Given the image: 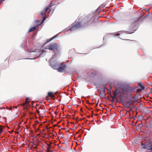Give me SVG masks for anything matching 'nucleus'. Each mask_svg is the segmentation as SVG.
<instances>
[{
	"instance_id": "nucleus-1",
	"label": "nucleus",
	"mask_w": 152,
	"mask_h": 152,
	"mask_svg": "<svg viewBox=\"0 0 152 152\" xmlns=\"http://www.w3.org/2000/svg\"><path fill=\"white\" fill-rule=\"evenodd\" d=\"M51 65L53 69H57L59 72H62L65 71L66 65L65 64H59L56 63L54 64H51Z\"/></svg>"
},
{
	"instance_id": "nucleus-2",
	"label": "nucleus",
	"mask_w": 152,
	"mask_h": 152,
	"mask_svg": "<svg viewBox=\"0 0 152 152\" xmlns=\"http://www.w3.org/2000/svg\"><path fill=\"white\" fill-rule=\"evenodd\" d=\"M52 5V1H51L49 5L46 7L43 11L41 12V14L42 15L43 18V22L46 20V12L48 10H50H50Z\"/></svg>"
},
{
	"instance_id": "nucleus-3",
	"label": "nucleus",
	"mask_w": 152,
	"mask_h": 152,
	"mask_svg": "<svg viewBox=\"0 0 152 152\" xmlns=\"http://www.w3.org/2000/svg\"><path fill=\"white\" fill-rule=\"evenodd\" d=\"M58 45L56 43H53L48 45L45 49L53 50L54 53L58 51Z\"/></svg>"
},
{
	"instance_id": "nucleus-4",
	"label": "nucleus",
	"mask_w": 152,
	"mask_h": 152,
	"mask_svg": "<svg viewBox=\"0 0 152 152\" xmlns=\"http://www.w3.org/2000/svg\"><path fill=\"white\" fill-rule=\"evenodd\" d=\"M144 143H145V142H142V145H144L143 148L152 151V144H151L149 141L144 144Z\"/></svg>"
},
{
	"instance_id": "nucleus-5",
	"label": "nucleus",
	"mask_w": 152,
	"mask_h": 152,
	"mask_svg": "<svg viewBox=\"0 0 152 152\" xmlns=\"http://www.w3.org/2000/svg\"><path fill=\"white\" fill-rule=\"evenodd\" d=\"M134 99L133 97H131L130 100L127 102H125L124 104V105L125 107L130 108L131 110V108L130 106V105L134 102Z\"/></svg>"
},
{
	"instance_id": "nucleus-6",
	"label": "nucleus",
	"mask_w": 152,
	"mask_h": 152,
	"mask_svg": "<svg viewBox=\"0 0 152 152\" xmlns=\"http://www.w3.org/2000/svg\"><path fill=\"white\" fill-rule=\"evenodd\" d=\"M81 26L82 25L81 23L80 22H77L75 24L73 25V26L69 29V30H72L81 27Z\"/></svg>"
},
{
	"instance_id": "nucleus-7",
	"label": "nucleus",
	"mask_w": 152,
	"mask_h": 152,
	"mask_svg": "<svg viewBox=\"0 0 152 152\" xmlns=\"http://www.w3.org/2000/svg\"><path fill=\"white\" fill-rule=\"evenodd\" d=\"M45 108L44 106L41 107L40 106L39 107L38 109L37 110V112L39 115L40 112L42 113H43V112L44 113L45 111Z\"/></svg>"
},
{
	"instance_id": "nucleus-8",
	"label": "nucleus",
	"mask_w": 152,
	"mask_h": 152,
	"mask_svg": "<svg viewBox=\"0 0 152 152\" xmlns=\"http://www.w3.org/2000/svg\"><path fill=\"white\" fill-rule=\"evenodd\" d=\"M134 88H133L127 87L125 88L124 90L126 92H133L134 91Z\"/></svg>"
},
{
	"instance_id": "nucleus-9",
	"label": "nucleus",
	"mask_w": 152,
	"mask_h": 152,
	"mask_svg": "<svg viewBox=\"0 0 152 152\" xmlns=\"http://www.w3.org/2000/svg\"><path fill=\"white\" fill-rule=\"evenodd\" d=\"M105 94L104 92V90L101 91L100 92V94L99 95V96L100 97L102 98H104L105 96Z\"/></svg>"
},
{
	"instance_id": "nucleus-10",
	"label": "nucleus",
	"mask_w": 152,
	"mask_h": 152,
	"mask_svg": "<svg viewBox=\"0 0 152 152\" xmlns=\"http://www.w3.org/2000/svg\"><path fill=\"white\" fill-rule=\"evenodd\" d=\"M48 96L51 97L53 99H54L53 98L54 97V95H53V93L51 92H49L48 93Z\"/></svg>"
},
{
	"instance_id": "nucleus-11",
	"label": "nucleus",
	"mask_w": 152,
	"mask_h": 152,
	"mask_svg": "<svg viewBox=\"0 0 152 152\" xmlns=\"http://www.w3.org/2000/svg\"><path fill=\"white\" fill-rule=\"evenodd\" d=\"M29 98H26L25 103H23L22 104L23 106H25L26 105H27L29 102Z\"/></svg>"
},
{
	"instance_id": "nucleus-12",
	"label": "nucleus",
	"mask_w": 152,
	"mask_h": 152,
	"mask_svg": "<svg viewBox=\"0 0 152 152\" xmlns=\"http://www.w3.org/2000/svg\"><path fill=\"white\" fill-rule=\"evenodd\" d=\"M36 28V27H31L28 30L29 32H31L32 31H33L34 30H35Z\"/></svg>"
},
{
	"instance_id": "nucleus-13",
	"label": "nucleus",
	"mask_w": 152,
	"mask_h": 152,
	"mask_svg": "<svg viewBox=\"0 0 152 152\" xmlns=\"http://www.w3.org/2000/svg\"><path fill=\"white\" fill-rule=\"evenodd\" d=\"M138 85L142 89L144 90V86L143 85L142 83H138Z\"/></svg>"
},
{
	"instance_id": "nucleus-14",
	"label": "nucleus",
	"mask_w": 152,
	"mask_h": 152,
	"mask_svg": "<svg viewBox=\"0 0 152 152\" xmlns=\"http://www.w3.org/2000/svg\"><path fill=\"white\" fill-rule=\"evenodd\" d=\"M120 93V92L119 90L117 89L115 90V91L114 92H113V94H116V95H117L118 94H119Z\"/></svg>"
},
{
	"instance_id": "nucleus-15",
	"label": "nucleus",
	"mask_w": 152,
	"mask_h": 152,
	"mask_svg": "<svg viewBox=\"0 0 152 152\" xmlns=\"http://www.w3.org/2000/svg\"><path fill=\"white\" fill-rule=\"evenodd\" d=\"M124 99L122 98L121 97L120 99V101H119V102H121V103H124Z\"/></svg>"
},
{
	"instance_id": "nucleus-16",
	"label": "nucleus",
	"mask_w": 152,
	"mask_h": 152,
	"mask_svg": "<svg viewBox=\"0 0 152 152\" xmlns=\"http://www.w3.org/2000/svg\"><path fill=\"white\" fill-rule=\"evenodd\" d=\"M117 95H116V94H113V96H111V97L112 98V99H116V96Z\"/></svg>"
},
{
	"instance_id": "nucleus-17",
	"label": "nucleus",
	"mask_w": 152,
	"mask_h": 152,
	"mask_svg": "<svg viewBox=\"0 0 152 152\" xmlns=\"http://www.w3.org/2000/svg\"><path fill=\"white\" fill-rule=\"evenodd\" d=\"M142 89H138L137 90V92H141L142 91Z\"/></svg>"
},
{
	"instance_id": "nucleus-18",
	"label": "nucleus",
	"mask_w": 152,
	"mask_h": 152,
	"mask_svg": "<svg viewBox=\"0 0 152 152\" xmlns=\"http://www.w3.org/2000/svg\"><path fill=\"white\" fill-rule=\"evenodd\" d=\"M3 129L1 127H0V134L2 132Z\"/></svg>"
},
{
	"instance_id": "nucleus-19",
	"label": "nucleus",
	"mask_w": 152,
	"mask_h": 152,
	"mask_svg": "<svg viewBox=\"0 0 152 152\" xmlns=\"http://www.w3.org/2000/svg\"><path fill=\"white\" fill-rule=\"evenodd\" d=\"M51 148V146L50 145H48V151H49V148Z\"/></svg>"
},
{
	"instance_id": "nucleus-20",
	"label": "nucleus",
	"mask_w": 152,
	"mask_h": 152,
	"mask_svg": "<svg viewBox=\"0 0 152 152\" xmlns=\"http://www.w3.org/2000/svg\"><path fill=\"white\" fill-rule=\"evenodd\" d=\"M55 37H53L51 39H50V40H52Z\"/></svg>"
},
{
	"instance_id": "nucleus-21",
	"label": "nucleus",
	"mask_w": 152,
	"mask_h": 152,
	"mask_svg": "<svg viewBox=\"0 0 152 152\" xmlns=\"http://www.w3.org/2000/svg\"><path fill=\"white\" fill-rule=\"evenodd\" d=\"M114 101H115V99H112V100L111 101L113 102Z\"/></svg>"
},
{
	"instance_id": "nucleus-22",
	"label": "nucleus",
	"mask_w": 152,
	"mask_h": 152,
	"mask_svg": "<svg viewBox=\"0 0 152 152\" xmlns=\"http://www.w3.org/2000/svg\"><path fill=\"white\" fill-rule=\"evenodd\" d=\"M127 113H129V114H130V112H129V111H127Z\"/></svg>"
},
{
	"instance_id": "nucleus-23",
	"label": "nucleus",
	"mask_w": 152,
	"mask_h": 152,
	"mask_svg": "<svg viewBox=\"0 0 152 152\" xmlns=\"http://www.w3.org/2000/svg\"><path fill=\"white\" fill-rule=\"evenodd\" d=\"M15 132L16 133H18V132Z\"/></svg>"
},
{
	"instance_id": "nucleus-24",
	"label": "nucleus",
	"mask_w": 152,
	"mask_h": 152,
	"mask_svg": "<svg viewBox=\"0 0 152 152\" xmlns=\"http://www.w3.org/2000/svg\"><path fill=\"white\" fill-rule=\"evenodd\" d=\"M0 109H1V108H0Z\"/></svg>"
}]
</instances>
